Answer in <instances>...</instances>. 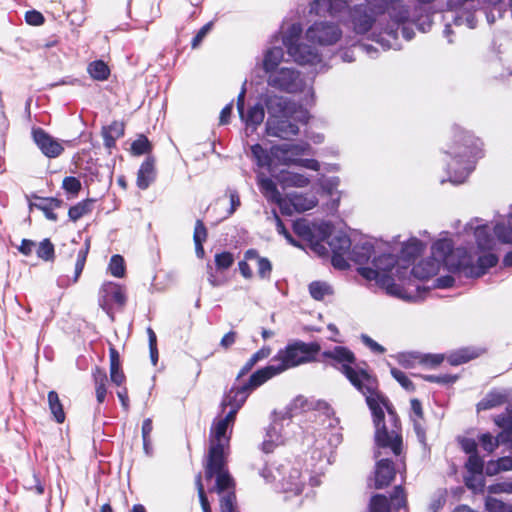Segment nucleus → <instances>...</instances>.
I'll return each mask as SVG.
<instances>
[{
	"mask_svg": "<svg viewBox=\"0 0 512 512\" xmlns=\"http://www.w3.org/2000/svg\"><path fill=\"white\" fill-rule=\"evenodd\" d=\"M323 362L337 369L359 392L371 411L375 426V443L378 448L390 449L400 456L403 450L400 418L388 398L380 389L377 376L362 361L357 364L355 353L346 346H335L322 352Z\"/></svg>",
	"mask_w": 512,
	"mask_h": 512,
	"instance_id": "nucleus-1",
	"label": "nucleus"
},
{
	"mask_svg": "<svg viewBox=\"0 0 512 512\" xmlns=\"http://www.w3.org/2000/svg\"><path fill=\"white\" fill-rule=\"evenodd\" d=\"M483 143L472 132L453 125L444 153L450 157L447 173L450 181L462 183L473 169L474 160L483 156Z\"/></svg>",
	"mask_w": 512,
	"mask_h": 512,
	"instance_id": "nucleus-2",
	"label": "nucleus"
},
{
	"mask_svg": "<svg viewBox=\"0 0 512 512\" xmlns=\"http://www.w3.org/2000/svg\"><path fill=\"white\" fill-rule=\"evenodd\" d=\"M231 426L220 418L214 419L209 433V447L203 468L205 480L210 481L217 477L219 489L231 483V474L228 468V454L231 439Z\"/></svg>",
	"mask_w": 512,
	"mask_h": 512,
	"instance_id": "nucleus-3",
	"label": "nucleus"
},
{
	"mask_svg": "<svg viewBox=\"0 0 512 512\" xmlns=\"http://www.w3.org/2000/svg\"><path fill=\"white\" fill-rule=\"evenodd\" d=\"M320 351L321 346L318 342L306 343L295 340L288 343L284 349H280L272 360L278 361L277 366L281 372H284L290 368L316 361Z\"/></svg>",
	"mask_w": 512,
	"mask_h": 512,
	"instance_id": "nucleus-4",
	"label": "nucleus"
},
{
	"mask_svg": "<svg viewBox=\"0 0 512 512\" xmlns=\"http://www.w3.org/2000/svg\"><path fill=\"white\" fill-rule=\"evenodd\" d=\"M294 233L302 240L308 242L311 248L319 253L325 254L324 242L331 235V225L328 223L311 225L306 219H298L293 223Z\"/></svg>",
	"mask_w": 512,
	"mask_h": 512,
	"instance_id": "nucleus-5",
	"label": "nucleus"
},
{
	"mask_svg": "<svg viewBox=\"0 0 512 512\" xmlns=\"http://www.w3.org/2000/svg\"><path fill=\"white\" fill-rule=\"evenodd\" d=\"M302 27L299 23L292 24L283 36L282 42L287 49V53L293 58L295 62L300 65L317 64L321 61V57L315 47H304L306 54L300 55L298 53L299 40L302 35Z\"/></svg>",
	"mask_w": 512,
	"mask_h": 512,
	"instance_id": "nucleus-6",
	"label": "nucleus"
},
{
	"mask_svg": "<svg viewBox=\"0 0 512 512\" xmlns=\"http://www.w3.org/2000/svg\"><path fill=\"white\" fill-rule=\"evenodd\" d=\"M269 86L289 94L300 93L305 88V81L299 71L283 67L271 73L267 78Z\"/></svg>",
	"mask_w": 512,
	"mask_h": 512,
	"instance_id": "nucleus-7",
	"label": "nucleus"
},
{
	"mask_svg": "<svg viewBox=\"0 0 512 512\" xmlns=\"http://www.w3.org/2000/svg\"><path fill=\"white\" fill-rule=\"evenodd\" d=\"M407 507V495L402 485L395 486L390 499L384 494H374L370 498L369 512H398Z\"/></svg>",
	"mask_w": 512,
	"mask_h": 512,
	"instance_id": "nucleus-8",
	"label": "nucleus"
},
{
	"mask_svg": "<svg viewBox=\"0 0 512 512\" xmlns=\"http://www.w3.org/2000/svg\"><path fill=\"white\" fill-rule=\"evenodd\" d=\"M310 150V145L304 143H284L271 146V153L276 165H295L298 157L303 156Z\"/></svg>",
	"mask_w": 512,
	"mask_h": 512,
	"instance_id": "nucleus-9",
	"label": "nucleus"
},
{
	"mask_svg": "<svg viewBox=\"0 0 512 512\" xmlns=\"http://www.w3.org/2000/svg\"><path fill=\"white\" fill-rule=\"evenodd\" d=\"M342 31L338 25L329 22H315L306 31V37L313 43L333 45L340 40Z\"/></svg>",
	"mask_w": 512,
	"mask_h": 512,
	"instance_id": "nucleus-10",
	"label": "nucleus"
},
{
	"mask_svg": "<svg viewBox=\"0 0 512 512\" xmlns=\"http://www.w3.org/2000/svg\"><path fill=\"white\" fill-rule=\"evenodd\" d=\"M291 117H268L265 124L266 134L283 140H289L297 136L299 134V127L290 121Z\"/></svg>",
	"mask_w": 512,
	"mask_h": 512,
	"instance_id": "nucleus-11",
	"label": "nucleus"
},
{
	"mask_svg": "<svg viewBox=\"0 0 512 512\" xmlns=\"http://www.w3.org/2000/svg\"><path fill=\"white\" fill-rule=\"evenodd\" d=\"M127 297L121 285L114 282L104 283L99 290V306L109 314L112 303H116L119 307L126 304Z\"/></svg>",
	"mask_w": 512,
	"mask_h": 512,
	"instance_id": "nucleus-12",
	"label": "nucleus"
},
{
	"mask_svg": "<svg viewBox=\"0 0 512 512\" xmlns=\"http://www.w3.org/2000/svg\"><path fill=\"white\" fill-rule=\"evenodd\" d=\"M33 139L41 152L48 158H56L64 151L62 144L42 128L33 130Z\"/></svg>",
	"mask_w": 512,
	"mask_h": 512,
	"instance_id": "nucleus-13",
	"label": "nucleus"
},
{
	"mask_svg": "<svg viewBox=\"0 0 512 512\" xmlns=\"http://www.w3.org/2000/svg\"><path fill=\"white\" fill-rule=\"evenodd\" d=\"M268 117L293 116L297 111V104L283 96L269 95L265 99Z\"/></svg>",
	"mask_w": 512,
	"mask_h": 512,
	"instance_id": "nucleus-14",
	"label": "nucleus"
},
{
	"mask_svg": "<svg viewBox=\"0 0 512 512\" xmlns=\"http://www.w3.org/2000/svg\"><path fill=\"white\" fill-rule=\"evenodd\" d=\"M377 14L371 12L364 4L356 5L350 12L353 28L357 34L370 31L375 23Z\"/></svg>",
	"mask_w": 512,
	"mask_h": 512,
	"instance_id": "nucleus-15",
	"label": "nucleus"
},
{
	"mask_svg": "<svg viewBox=\"0 0 512 512\" xmlns=\"http://www.w3.org/2000/svg\"><path fill=\"white\" fill-rule=\"evenodd\" d=\"M448 267L452 272L463 273L466 277L474 278V259L465 248H456L453 256L448 261Z\"/></svg>",
	"mask_w": 512,
	"mask_h": 512,
	"instance_id": "nucleus-16",
	"label": "nucleus"
},
{
	"mask_svg": "<svg viewBox=\"0 0 512 512\" xmlns=\"http://www.w3.org/2000/svg\"><path fill=\"white\" fill-rule=\"evenodd\" d=\"M396 476L395 464L391 459H379L375 464L374 487L383 489L388 487Z\"/></svg>",
	"mask_w": 512,
	"mask_h": 512,
	"instance_id": "nucleus-17",
	"label": "nucleus"
},
{
	"mask_svg": "<svg viewBox=\"0 0 512 512\" xmlns=\"http://www.w3.org/2000/svg\"><path fill=\"white\" fill-rule=\"evenodd\" d=\"M215 478V485L209 489L210 493H217L220 497V511L221 512H238L236 507V494H235V480L231 476V483H228L223 489L218 488L217 477Z\"/></svg>",
	"mask_w": 512,
	"mask_h": 512,
	"instance_id": "nucleus-18",
	"label": "nucleus"
},
{
	"mask_svg": "<svg viewBox=\"0 0 512 512\" xmlns=\"http://www.w3.org/2000/svg\"><path fill=\"white\" fill-rule=\"evenodd\" d=\"M250 393L251 392L244 384L240 386H232L222 397L220 402L221 411L224 412L228 407L241 409Z\"/></svg>",
	"mask_w": 512,
	"mask_h": 512,
	"instance_id": "nucleus-19",
	"label": "nucleus"
},
{
	"mask_svg": "<svg viewBox=\"0 0 512 512\" xmlns=\"http://www.w3.org/2000/svg\"><path fill=\"white\" fill-rule=\"evenodd\" d=\"M155 157L148 155L140 165L137 172L136 185L141 190H146L156 179Z\"/></svg>",
	"mask_w": 512,
	"mask_h": 512,
	"instance_id": "nucleus-20",
	"label": "nucleus"
},
{
	"mask_svg": "<svg viewBox=\"0 0 512 512\" xmlns=\"http://www.w3.org/2000/svg\"><path fill=\"white\" fill-rule=\"evenodd\" d=\"M281 373V369H279L277 365H268L252 373L248 381L244 383V385L248 388L250 392H252L253 390L263 385L265 382H267L269 379Z\"/></svg>",
	"mask_w": 512,
	"mask_h": 512,
	"instance_id": "nucleus-21",
	"label": "nucleus"
},
{
	"mask_svg": "<svg viewBox=\"0 0 512 512\" xmlns=\"http://www.w3.org/2000/svg\"><path fill=\"white\" fill-rule=\"evenodd\" d=\"M441 264L438 262L437 258H433L432 256L426 259L421 260L416 265L413 266L411 273L413 276L420 280H427L438 274L440 270Z\"/></svg>",
	"mask_w": 512,
	"mask_h": 512,
	"instance_id": "nucleus-22",
	"label": "nucleus"
},
{
	"mask_svg": "<svg viewBox=\"0 0 512 512\" xmlns=\"http://www.w3.org/2000/svg\"><path fill=\"white\" fill-rule=\"evenodd\" d=\"M109 360H110V380L111 382L121 387L126 382V375L122 369L120 355L114 345L109 347Z\"/></svg>",
	"mask_w": 512,
	"mask_h": 512,
	"instance_id": "nucleus-23",
	"label": "nucleus"
},
{
	"mask_svg": "<svg viewBox=\"0 0 512 512\" xmlns=\"http://www.w3.org/2000/svg\"><path fill=\"white\" fill-rule=\"evenodd\" d=\"M105 148L111 150L116 147V140L125 134V124L114 120L111 124L102 127L101 131Z\"/></svg>",
	"mask_w": 512,
	"mask_h": 512,
	"instance_id": "nucleus-24",
	"label": "nucleus"
},
{
	"mask_svg": "<svg viewBox=\"0 0 512 512\" xmlns=\"http://www.w3.org/2000/svg\"><path fill=\"white\" fill-rule=\"evenodd\" d=\"M246 260H255L257 262V275L262 280H270L273 266L267 257L260 256L255 248H250L244 252Z\"/></svg>",
	"mask_w": 512,
	"mask_h": 512,
	"instance_id": "nucleus-25",
	"label": "nucleus"
},
{
	"mask_svg": "<svg viewBox=\"0 0 512 512\" xmlns=\"http://www.w3.org/2000/svg\"><path fill=\"white\" fill-rule=\"evenodd\" d=\"M454 252L455 249L451 239H438L431 246V256L437 258L440 264L445 263L447 266Z\"/></svg>",
	"mask_w": 512,
	"mask_h": 512,
	"instance_id": "nucleus-26",
	"label": "nucleus"
},
{
	"mask_svg": "<svg viewBox=\"0 0 512 512\" xmlns=\"http://www.w3.org/2000/svg\"><path fill=\"white\" fill-rule=\"evenodd\" d=\"M347 7L348 3L345 0H314L311 3V11L318 15L327 10L330 15L334 16L343 12Z\"/></svg>",
	"mask_w": 512,
	"mask_h": 512,
	"instance_id": "nucleus-27",
	"label": "nucleus"
},
{
	"mask_svg": "<svg viewBox=\"0 0 512 512\" xmlns=\"http://www.w3.org/2000/svg\"><path fill=\"white\" fill-rule=\"evenodd\" d=\"M92 378L95 385L96 400L98 404H102L107 396V373L100 366H95L92 369Z\"/></svg>",
	"mask_w": 512,
	"mask_h": 512,
	"instance_id": "nucleus-28",
	"label": "nucleus"
},
{
	"mask_svg": "<svg viewBox=\"0 0 512 512\" xmlns=\"http://www.w3.org/2000/svg\"><path fill=\"white\" fill-rule=\"evenodd\" d=\"M95 202L96 199L94 198H86L72 205L68 209L69 220L72 222H77L82 217L91 214L94 209Z\"/></svg>",
	"mask_w": 512,
	"mask_h": 512,
	"instance_id": "nucleus-29",
	"label": "nucleus"
},
{
	"mask_svg": "<svg viewBox=\"0 0 512 512\" xmlns=\"http://www.w3.org/2000/svg\"><path fill=\"white\" fill-rule=\"evenodd\" d=\"M374 254V246L369 242L355 244L350 252L349 259L357 264H366Z\"/></svg>",
	"mask_w": 512,
	"mask_h": 512,
	"instance_id": "nucleus-30",
	"label": "nucleus"
},
{
	"mask_svg": "<svg viewBox=\"0 0 512 512\" xmlns=\"http://www.w3.org/2000/svg\"><path fill=\"white\" fill-rule=\"evenodd\" d=\"M284 57V52L281 47H272L269 48L263 58V70L268 73H274L277 71V67L282 62Z\"/></svg>",
	"mask_w": 512,
	"mask_h": 512,
	"instance_id": "nucleus-31",
	"label": "nucleus"
},
{
	"mask_svg": "<svg viewBox=\"0 0 512 512\" xmlns=\"http://www.w3.org/2000/svg\"><path fill=\"white\" fill-rule=\"evenodd\" d=\"M47 402L54 421L62 424L66 420V413L58 393L54 390L48 392Z\"/></svg>",
	"mask_w": 512,
	"mask_h": 512,
	"instance_id": "nucleus-32",
	"label": "nucleus"
},
{
	"mask_svg": "<svg viewBox=\"0 0 512 512\" xmlns=\"http://www.w3.org/2000/svg\"><path fill=\"white\" fill-rule=\"evenodd\" d=\"M251 154L257 166L260 168L271 170L272 165L275 163L271 149L268 151L258 143L251 146Z\"/></svg>",
	"mask_w": 512,
	"mask_h": 512,
	"instance_id": "nucleus-33",
	"label": "nucleus"
},
{
	"mask_svg": "<svg viewBox=\"0 0 512 512\" xmlns=\"http://www.w3.org/2000/svg\"><path fill=\"white\" fill-rule=\"evenodd\" d=\"M392 21L404 24L408 21L410 13L402 0H390L389 9L386 10Z\"/></svg>",
	"mask_w": 512,
	"mask_h": 512,
	"instance_id": "nucleus-34",
	"label": "nucleus"
},
{
	"mask_svg": "<svg viewBox=\"0 0 512 512\" xmlns=\"http://www.w3.org/2000/svg\"><path fill=\"white\" fill-rule=\"evenodd\" d=\"M258 185L261 193L268 201L277 203L281 206L283 199L277 188V185L272 179L268 177L261 178L259 179Z\"/></svg>",
	"mask_w": 512,
	"mask_h": 512,
	"instance_id": "nucleus-35",
	"label": "nucleus"
},
{
	"mask_svg": "<svg viewBox=\"0 0 512 512\" xmlns=\"http://www.w3.org/2000/svg\"><path fill=\"white\" fill-rule=\"evenodd\" d=\"M424 244L417 238L410 239L401 249V258L406 262H414L424 251Z\"/></svg>",
	"mask_w": 512,
	"mask_h": 512,
	"instance_id": "nucleus-36",
	"label": "nucleus"
},
{
	"mask_svg": "<svg viewBox=\"0 0 512 512\" xmlns=\"http://www.w3.org/2000/svg\"><path fill=\"white\" fill-rule=\"evenodd\" d=\"M358 272L363 278L369 281L375 280L377 283L383 286L389 287L394 282V279L391 275L380 273L377 267H360Z\"/></svg>",
	"mask_w": 512,
	"mask_h": 512,
	"instance_id": "nucleus-37",
	"label": "nucleus"
},
{
	"mask_svg": "<svg viewBox=\"0 0 512 512\" xmlns=\"http://www.w3.org/2000/svg\"><path fill=\"white\" fill-rule=\"evenodd\" d=\"M264 117H265L264 108L260 103H257L255 105L249 107V109L247 110L246 113L244 111L243 118H240V119L246 124V126H248V127L252 126V127L256 128L263 122Z\"/></svg>",
	"mask_w": 512,
	"mask_h": 512,
	"instance_id": "nucleus-38",
	"label": "nucleus"
},
{
	"mask_svg": "<svg viewBox=\"0 0 512 512\" xmlns=\"http://www.w3.org/2000/svg\"><path fill=\"white\" fill-rule=\"evenodd\" d=\"M90 77L97 81H106L110 76V68L103 60H94L87 66Z\"/></svg>",
	"mask_w": 512,
	"mask_h": 512,
	"instance_id": "nucleus-39",
	"label": "nucleus"
},
{
	"mask_svg": "<svg viewBox=\"0 0 512 512\" xmlns=\"http://www.w3.org/2000/svg\"><path fill=\"white\" fill-rule=\"evenodd\" d=\"M497 263L498 257L495 254L489 253L480 256L474 267V278L483 276L488 269L496 266Z\"/></svg>",
	"mask_w": 512,
	"mask_h": 512,
	"instance_id": "nucleus-40",
	"label": "nucleus"
},
{
	"mask_svg": "<svg viewBox=\"0 0 512 512\" xmlns=\"http://www.w3.org/2000/svg\"><path fill=\"white\" fill-rule=\"evenodd\" d=\"M90 250V239H86L84 245L77 251L74 268L73 283H76L85 267L87 256Z\"/></svg>",
	"mask_w": 512,
	"mask_h": 512,
	"instance_id": "nucleus-41",
	"label": "nucleus"
},
{
	"mask_svg": "<svg viewBox=\"0 0 512 512\" xmlns=\"http://www.w3.org/2000/svg\"><path fill=\"white\" fill-rule=\"evenodd\" d=\"M477 246L480 250H491L494 246V238L487 226H479L475 230Z\"/></svg>",
	"mask_w": 512,
	"mask_h": 512,
	"instance_id": "nucleus-42",
	"label": "nucleus"
},
{
	"mask_svg": "<svg viewBox=\"0 0 512 512\" xmlns=\"http://www.w3.org/2000/svg\"><path fill=\"white\" fill-rule=\"evenodd\" d=\"M373 266L377 267L380 273H385L390 275V272L395 267L397 260L394 255L390 253H383L373 259Z\"/></svg>",
	"mask_w": 512,
	"mask_h": 512,
	"instance_id": "nucleus-43",
	"label": "nucleus"
},
{
	"mask_svg": "<svg viewBox=\"0 0 512 512\" xmlns=\"http://www.w3.org/2000/svg\"><path fill=\"white\" fill-rule=\"evenodd\" d=\"M153 146L144 134H139L131 144V153L135 156L150 154Z\"/></svg>",
	"mask_w": 512,
	"mask_h": 512,
	"instance_id": "nucleus-44",
	"label": "nucleus"
},
{
	"mask_svg": "<svg viewBox=\"0 0 512 512\" xmlns=\"http://www.w3.org/2000/svg\"><path fill=\"white\" fill-rule=\"evenodd\" d=\"M482 448L488 453H492L500 443L505 442L504 433H499L495 438L490 433H484L479 437Z\"/></svg>",
	"mask_w": 512,
	"mask_h": 512,
	"instance_id": "nucleus-45",
	"label": "nucleus"
},
{
	"mask_svg": "<svg viewBox=\"0 0 512 512\" xmlns=\"http://www.w3.org/2000/svg\"><path fill=\"white\" fill-rule=\"evenodd\" d=\"M505 402V396L500 393H489L477 404V410H488L502 405Z\"/></svg>",
	"mask_w": 512,
	"mask_h": 512,
	"instance_id": "nucleus-46",
	"label": "nucleus"
},
{
	"mask_svg": "<svg viewBox=\"0 0 512 512\" xmlns=\"http://www.w3.org/2000/svg\"><path fill=\"white\" fill-rule=\"evenodd\" d=\"M36 254L38 258L44 261H54L55 248L49 238H45L39 243Z\"/></svg>",
	"mask_w": 512,
	"mask_h": 512,
	"instance_id": "nucleus-47",
	"label": "nucleus"
},
{
	"mask_svg": "<svg viewBox=\"0 0 512 512\" xmlns=\"http://www.w3.org/2000/svg\"><path fill=\"white\" fill-rule=\"evenodd\" d=\"M309 293L313 299L321 301L326 295L331 294V290L326 283L313 281L309 284Z\"/></svg>",
	"mask_w": 512,
	"mask_h": 512,
	"instance_id": "nucleus-48",
	"label": "nucleus"
},
{
	"mask_svg": "<svg viewBox=\"0 0 512 512\" xmlns=\"http://www.w3.org/2000/svg\"><path fill=\"white\" fill-rule=\"evenodd\" d=\"M282 182L287 186L293 187H306L309 185L310 180L303 174L295 172H287L286 176L283 177Z\"/></svg>",
	"mask_w": 512,
	"mask_h": 512,
	"instance_id": "nucleus-49",
	"label": "nucleus"
},
{
	"mask_svg": "<svg viewBox=\"0 0 512 512\" xmlns=\"http://www.w3.org/2000/svg\"><path fill=\"white\" fill-rule=\"evenodd\" d=\"M108 269L114 277L122 278L126 271L124 258L119 254L113 255L110 259Z\"/></svg>",
	"mask_w": 512,
	"mask_h": 512,
	"instance_id": "nucleus-50",
	"label": "nucleus"
},
{
	"mask_svg": "<svg viewBox=\"0 0 512 512\" xmlns=\"http://www.w3.org/2000/svg\"><path fill=\"white\" fill-rule=\"evenodd\" d=\"M476 354L470 352L468 349H462L456 352L451 353L448 356V362L453 366H458L464 363L469 362L474 359Z\"/></svg>",
	"mask_w": 512,
	"mask_h": 512,
	"instance_id": "nucleus-51",
	"label": "nucleus"
},
{
	"mask_svg": "<svg viewBox=\"0 0 512 512\" xmlns=\"http://www.w3.org/2000/svg\"><path fill=\"white\" fill-rule=\"evenodd\" d=\"M215 266L218 271L229 269L234 263V255L229 251L217 253L214 256Z\"/></svg>",
	"mask_w": 512,
	"mask_h": 512,
	"instance_id": "nucleus-52",
	"label": "nucleus"
},
{
	"mask_svg": "<svg viewBox=\"0 0 512 512\" xmlns=\"http://www.w3.org/2000/svg\"><path fill=\"white\" fill-rule=\"evenodd\" d=\"M332 252L349 253L351 250V240L346 235L335 236L330 242Z\"/></svg>",
	"mask_w": 512,
	"mask_h": 512,
	"instance_id": "nucleus-53",
	"label": "nucleus"
},
{
	"mask_svg": "<svg viewBox=\"0 0 512 512\" xmlns=\"http://www.w3.org/2000/svg\"><path fill=\"white\" fill-rule=\"evenodd\" d=\"M495 423L502 429L501 433H504V440L507 441L512 435V415L504 413L495 419Z\"/></svg>",
	"mask_w": 512,
	"mask_h": 512,
	"instance_id": "nucleus-54",
	"label": "nucleus"
},
{
	"mask_svg": "<svg viewBox=\"0 0 512 512\" xmlns=\"http://www.w3.org/2000/svg\"><path fill=\"white\" fill-rule=\"evenodd\" d=\"M195 485L198 492L199 501L202 507L203 512H212L209 500L207 498L204 485L202 483V475L198 473L195 477Z\"/></svg>",
	"mask_w": 512,
	"mask_h": 512,
	"instance_id": "nucleus-55",
	"label": "nucleus"
},
{
	"mask_svg": "<svg viewBox=\"0 0 512 512\" xmlns=\"http://www.w3.org/2000/svg\"><path fill=\"white\" fill-rule=\"evenodd\" d=\"M62 189L76 197L82 189L81 181L74 176H66L62 180Z\"/></svg>",
	"mask_w": 512,
	"mask_h": 512,
	"instance_id": "nucleus-56",
	"label": "nucleus"
},
{
	"mask_svg": "<svg viewBox=\"0 0 512 512\" xmlns=\"http://www.w3.org/2000/svg\"><path fill=\"white\" fill-rule=\"evenodd\" d=\"M465 468L470 474L482 475L484 468V461L478 453L470 455L465 464Z\"/></svg>",
	"mask_w": 512,
	"mask_h": 512,
	"instance_id": "nucleus-57",
	"label": "nucleus"
},
{
	"mask_svg": "<svg viewBox=\"0 0 512 512\" xmlns=\"http://www.w3.org/2000/svg\"><path fill=\"white\" fill-rule=\"evenodd\" d=\"M494 234L502 243L512 244V227L511 224L497 223L494 226Z\"/></svg>",
	"mask_w": 512,
	"mask_h": 512,
	"instance_id": "nucleus-58",
	"label": "nucleus"
},
{
	"mask_svg": "<svg viewBox=\"0 0 512 512\" xmlns=\"http://www.w3.org/2000/svg\"><path fill=\"white\" fill-rule=\"evenodd\" d=\"M290 202L298 212L310 210L315 206L313 201L308 200L302 194H293L290 198Z\"/></svg>",
	"mask_w": 512,
	"mask_h": 512,
	"instance_id": "nucleus-59",
	"label": "nucleus"
},
{
	"mask_svg": "<svg viewBox=\"0 0 512 512\" xmlns=\"http://www.w3.org/2000/svg\"><path fill=\"white\" fill-rule=\"evenodd\" d=\"M512 469V458L502 457L496 463H490L487 466V474L493 475L500 471H507Z\"/></svg>",
	"mask_w": 512,
	"mask_h": 512,
	"instance_id": "nucleus-60",
	"label": "nucleus"
},
{
	"mask_svg": "<svg viewBox=\"0 0 512 512\" xmlns=\"http://www.w3.org/2000/svg\"><path fill=\"white\" fill-rule=\"evenodd\" d=\"M392 377L407 391L413 392L415 391L414 383L409 379V377L401 370L397 368L391 369Z\"/></svg>",
	"mask_w": 512,
	"mask_h": 512,
	"instance_id": "nucleus-61",
	"label": "nucleus"
},
{
	"mask_svg": "<svg viewBox=\"0 0 512 512\" xmlns=\"http://www.w3.org/2000/svg\"><path fill=\"white\" fill-rule=\"evenodd\" d=\"M153 430V423L150 418H147L142 423V439H143V448L147 454L150 453L151 450V439L150 435Z\"/></svg>",
	"mask_w": 512,
	"mask_h": 512,
	"instance_id": "nucleus-62",
	"label": "nucleus"
},
{
	"mask_svg": "<svg viewBox=\"0 0 512 512\" xmlns=\"http://www.w3.org/2000/svg\"><path fill=\"white\" fill-rule=\"evenodd\" d=\"M485 508L488 512H507L509 506L497 498L488 496L485 500Z\"/></svg>",
	"mask_w": 512,
	"mask_h": 512,
	"instance_id": "nucleus-63",
	"label": "nucleus"
},
{
	"mask_svg": "<svg viewBox=\"0 0 512 512\" xmlns=\"http://www.w3.org/2000/svg\"><path fill=\"white\" fill-rule=\"evenodd\" d=\"M208 231L202 220H196L194 233H193V241L194 244L204 243L207 240Z\"/></svg>",
	"mask_w": 512,
	"mask_h": 512,
	"instance_id": "nucleus-64",
	"label": "nucleus"
}]
</instances>
